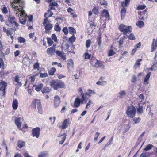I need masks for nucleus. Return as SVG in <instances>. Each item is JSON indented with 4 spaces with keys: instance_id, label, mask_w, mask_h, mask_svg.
<instances>
[{
    "instance_id": "c9c22d12",
    "label": "nucleus",
    "mask_w": 157,
    "mask_h": 157,
    "mask_svg": "<svg viewBox=\"0 0 157 157\" xmlns=\"http://www.w3.org/2000/svg\"><path fill=\"white\" fill-rule=\"evenodd\" d=\"M50 89L48 87H44L42 90V92L43 94L48 93L50 91Z\"/></svg>"
},
{
    "instance_id": "f3484780",
    "label": "nucleus",
    "mask_w": 157,
    "mask_h": 157,
    "mask_svg": "<svg viewBox=\"0 0 157 157\" xmlns=\"http://www.w3.org/2000/svg\"><path fill=\"white\" fill-rule=\"evenodd\" d=\"M151 75V73L148 72L146 75V77L144 78V83L146 84H148V80Z\"/></svg>"
},
{
    "instance_id": "09e8293b",
    "label": "nucleus",
    "mask_w": 157,
    "mask_h": 157,
    "mask_svg": "<svg viewBox=\"0 0 157 157\" xmlns=\"http://www.w3.org/2000/svg\"><path fill=\"white\" fill-rule=\"evenodd\" d=\"M125 38V36L121 38L119 41V45L121 46L123 45L124 43V39Z\"/></svg>"
},
{
    "instance_id": "393cba45",
    "label": "nucleus",
    "mask_w": 157,
    "mask_h": 157,
    "mask_svg": "<svg viewBox=\"0 0 157 157\" xmlns=\"http://www.w3.org/2000/svg\"><path fill=\"white\" fill-rule=\"evenodd\" d=\"M87 91L89 92L88 93H86L85 94L88 95L89 97H91L92 95H93L95 93V92L94 91L90 89H88Z\"/></svg>"
},
{
    "instance_id": "cd10ccee",
    "label": "nucleus",
    "mask_w": 157,
    "mask_h": 157,
    "mask_svg": "<svg viewBox=\"0 0 157 157\" xmlns=\"http://www.w3.org/2000/svg\"><path fill=\"white\" fill-rule=\"evenodd\" d=\"M68 68L69 71V68L71 67H73V62L72 59H70L68 61L67 63Z\"/></svg>"
},
{
    "instance_id": "774afa93",
    "label": "nucleus",
    "mask_w": 157,
    "mask_h": 157,
    "mask_svg": "<svg viewBox=\"0 0 157 157\" xmlns=\"http://www.w3.org/2000/svg\"><path fill=\"white\" fill-rule=\"evenodd\" d=\"M90 57V56L89 55L88 53H86L85 54V59H89Z\"/></svg>"
},
{
    "instance_id": "338daca9",
    "label": "nucleus",
    "mask_w": 157,
    "mask_h": 157,
    "mask_svg": "<svg viewBox=\"0 0 157 157\" xmlns=\"http://www.w3.org/2000/svg\"><path fill=\"white\" fill-rule=\"evenodd\" d=\"M39 64L38 63H35L33 66V68L34 69H38L39 68Z\"/></svg>"
},
{
    "instance_id": "e433bc0d",
    "label": "nucleus",
    "mask_w": 157,
    "mask_h": 157,
    "mask_svg": "<svg viewBox=\"0 0 157 157\" xmlns=\"http://www.w3.org/2000/svg\"><path fill=\"white\" fill-rule=\"evenodd\" d=\"M54 29L55 31H60L61 29L58 23H57L55 24L54 26Z\"/></svg>"
},
{
    "instance_id": "ea45409f",
    "label": "nucleus",
    "mask_w": 157,
    "mask_h": 157,
    "mask_svg": "<svg viewBox=\"0 0 157 157\" xmlns=\"http://www.w3.org/2000/svg\"><path fill=\"white\" fill-rule=\"evenodd\" d=\"M150 154L148 153L144 152L142 153L140 157H149Z\"/></svg>"
},
{
    "instance_id": "f8f14e48",
    "label": "nucleus",
    "mask_w": 157,
    "mask_h": 157,
    "mask_svg": "<svg viewBox=\"0 0 157 157\" xmlns=\"http://www.w3.org/2000/svg\"><path fill=\"white\" fill-rule=\"evenodd\" d=\"M55 48L53 47H51L47 49V53L49 55L52 56L54 55L55 51Z\"/></svg>"
},
{
    "instance_id": "9d476101",
    "label": "nucleus",
    "mask_w": 157,
    "mask_h": 157,
    "mask_svg": "<svg viewBox=\"0 0 157 157\" xmlns=\"http://www.w3.org/2000/svg\"><path fill=\"white\" fill-rule=\"evenodd\" d=\"M22 119L21 118H17L15 119V123L18 128L20 130L22 129L21 121Z\"/></svg>"
},
{
    "instance_id": "bb28decb",
    "label": "nucleus",
    "mask_w": 157,
    "mask_h": 157,
    "mask_svg": "<svg viewBox=\"0 0 157 157\" xmlns=\"http://www.w3.org/2000/svg\"><path fill=\"white\" fill-rule=\"evenodd\" d=\"M25 145V142L22 141L21 140H19L18 142V146L20 148H21L23 147Z\"/></svg>"
},
{
    "instance_id": "6e6d98bb",
    "label": "nucleus",
    "mask_w": 157,
    "mask_h": 157,
    "mask_svg": "<svg viewBox=\"0 0 157 157\" xmlns=\"http://www.w3.org/2000/svg\"><path fill=\"white\" fill-rule=\"evenodd\" d=\"M68 31L69 29L67 27H64L63 29V31L65 34H67L68 33Z\"/></svg>"
},
{
    "instance_id": "20e7f679",
    "label": "nucleus",
    "mask_w": 157,
    "mask_h": 157,
    "mask_svg": "<svg viewBox=\"0 0 157 157\" xmlns=\"http://www.w3.org/2000/svg\"><path fill=\"white\" fill-rule=\"evenodd\" d=\"M136 109L133 106H130L128 107L126 111V114L128 117L133 118L136 115Z\"/></svg>"
},
{
    "instance_id": "5701e85b",
    "label": "nucleus",
    "mask_w": 157,
    "mask_h": 157,
    "mask_svg": "<svg viewBox=\"0 0 157 157\" xmlns=\"http://www.w3.org/2000/svg\"><path fill=\"white\" fill-rule=\"evenodd\" d=\"M102 13L103 14V15L106 18H108L109 17V14L108 12V11L106 9H104Z\"/></svg>"
},
{
    "instance_id": "0eeeda50",
    "label": "nucleus",
    "mask_w": 157,
    "mask_h": 157,
    "mask_svg": "<svg viewBox=\"0 0 157 157\" xmlns=\"http://www.w3.org/2000/svg\"><path fill=\"white\" fill-rule=\"evenodd\" d=\"M40 129L39 127L33 128L32 130V135L33 137L38 138L39 136Z\"/></svg>"
},
{
    "instance_id": "de8ad7c7",
    "label": "nucleus",
    "mask_w": 157,
    "mask_h": 157,
    "mask_svg": "<svg viewBox=\"0 0 157 157\" xmlns=\"http://www.w3.org/2000/svg\"><path fill=\"white\" fill-rule=\"evenodd\" d=\"M6 35L7 36H11L13 34V32L12 30H8L6 33Z\"/></svg>"
},
{
    "instance_id": "49530a36",
    "label": "nucleus",
    "mask_w": 157,
    "mask_h": 157,
    "mask_svg": "<svg viewBox=\"0 0 157 157\" xmlns=\"http://www.w3.org/2000/svg\"><path fill=\"white\" fill-rule=\"evenodd\" d=\"M47 42L48 43V44L49 46H51L53 43V41L52 40V39L50 38H47Z\"/></svg>"
},
{
    "instance_id": "f03ea898",
    "label": "nucleus",
    "mask_w": 157,
    "mask_h": 157,
    "mask_svg": "<svg viewBox=\"0 0 157 157\" xmlns=\"http://www.w3.org/2000/svg\"><path fill=\"white\" fill-rule=\"evenodd\" d=\"M50 85L55 90H57L59 88H63L64 86L63 82L58 80L52 81L50 82Z\"/></svg>"
},
{
    "instance_id": "1a4fd4ad",
    "label": "nucleus",
    "mask_w": 157,
    "mask_h": 157,
    "mask_svg": "<svg viewBox=\"0 0 157 157\" xmlns=\"http://www.w3.org/2000/svg\"><path fill=\"white\" fill-rule=\"evenodd\" d=\"M60 101V98L59 96L56 95L54 97V105L55 108L59 106Z\"/></svg>"
},
{
    "instance_id": "c85d7f7f",
    "label": "nucleus",
    "mask_w": 157,
    "mask_h": 157,
    "mask_svg": "<svg viewBox=\"0 0 157 157\" xmlns=\"http://www.w3.org/2000/svg\"><path fill=\"white\" fill-rule=\"evenodd\" d=\"M142 61V59H140L138 60L136 62L134 66V68L135 69H136L138 67H139L140 65V62Z\"/></svg>"
},
{
    "instance_id": "0e129e2a",
    "label": "nucleus",
    "mask_w": 157,
    "mask_h": 157,
    "mask_svg": "<svg viewBox=\"0 0 157 157\" xmlns=\"http://www.w3.org/2000/svg\"><path fill=\"white\" fill-rule=\"evenodd\" d=\"M144 133H145V132H143L141 134V135H140V136L139 137V139H138V141H139V142H141V140H142V136L144 135Z\"/></svg>"
},
{
    "instance_id": "680f3d73",
    "label": "nucleus",
    "mask_w": 157,
    "mask_h": 157,
    "mask_svg": "<svg viewBox=\"0 0 157 157\" xmlns=\"http://www.w3.org/2000/svg\"><path fill=\"white\" fill-rule=\"evenodd\" d=\"M55 119L56 117H50L49 118V120L51 121L52 124H53L54 123Z\"/></svg>"
},
{
    "instance_id": "bf43d9fd",
    "label": "nucleus",
    "mask_w": 157,
    "mask_h": 157,
    "mask_svg": "<svg viewBox=\"0 0 157 157\" xmlns=\"http://www.w3.org/2000/svg\"><path fill=\"white\" fill-rule=\"evenodd\" d=\"M37 75H35L30 77V81H31V82H34V81H35V78L37 76Z\"/></svg>"
},
{
    "instance_id": "412c9836",
    "label": "nucleus",
    "mask_w": 157,
    "mask_h": 157,
    "mask_svg": "<svg viewBox=\"0 0 157 157\" xmlns=\"http://www.w3.org/2000/svg\"><path fill=\"white\" fill-rule=\"evenodd\" d=\"M30 59L29 57L24 58L23 60V62L26 65H28L30 63Z\"/></svg>"
},
{
    "instance_id": "72a5a7b5",
    "label": "nucleus",
    "mask_w": 157,
    "mask_h": 157,
    "mask_svg": "<svg viewBox=\"0 0 157 157\" xmlns=\"http://www.w3.org/2000/svg\"><path fill=\"white\" fill-rule=\"evenodd\" d=\"M126 11V10L124 7H123L121 9V19H122V17H124L125 15Z\"/></svg>"
},
{
    "instance_id": "ddd939ff",
    "label": "nucleus",
    "mask_w": 157,
    "mask_h": 157,
    "mask_svg": "<svg viewBox=\"0 0 157 157\" xmlns=\"http://www.w3.org/2000/svg\"><path fill=\"white\" fill-rule=\"evenodd\" d=\"M157 47V38L155 40V39H154L153 40V41L152 44V45L151 47V51H153Z\"/></svg>"
},
{
    "instance_id": "7c9ffc66",
    "label": "nucleus",
    "mask_w": 157,
    "mask_h": 157,
    "mask_svg": "<svg viewBox=\"0 0 157 157\" xmlns=\"http://www.w3.org/2000/svg\"><path fill=\"white\" fill-rule=\"evenodd\" d=\"M48 156V154L47 152H42L39 155V157H46Z\"/></svg>"
},
{
    "instance_id": "864d4df0",
    "label": "nucleus",
    "mask_w": 157,
    "mask_h": 157,
    "mask_svg": "<svg viewBox=\"0 0 157 157\" xmlns=\"http://www.w3.org/2000/svg\"><path fill=\"white\" fill-rule=\"evenodd\" d=\"M37 101L38 100H34L33 101L32 104H31V106L32 107H33L35 108H36V101ZM37 102H38V101H37Z\"/></svg>"
},
{
    "instance_id": "9b49d317",
    "label": "nucleus",
    "mask_w": 157,
    "mask_h": 157,
    "mask_svg": "<svg viewBox=\"0 0 157 157\" xmlns=\"http://www.w3.org/2000/svg\"><path fill=\"white\" fill-rule=\"evenodd\" d=\"M82 103L81 100L78 98H77L75 100L74 103V107L75 108H78L80 105Z\"/></svg>"
},
{
    "instance_id": "79ce46f5",
    "label": "nucleus",
    "mask_w": 157,
    "mask_h": 157,
    "mask_svg": "<svg viewBox=\"0 0 157 157\" xmlns=\"http://www.w3.org/2000/svg\"><path fill=\"white\" fill-rule=\"evenodd\" d=\"M91 44V41L90 40H88L86 41V45L87 48H89Z\"/></svg>"
},
{
    "instance_id": "4d7b16f0",
    "label": "nucleus",
    "mask_w": 157,
    "mask_h": 157,
    "mask_svg": "<svg viewBox=\"0 0 157 157\" xmlns=\"http://www.w3.org/2000/svg\"><path fill=\"white\" fill-rule=\"evenodd\" d=\"M95 66H98V67H102V68H104L105 67V66L104 65H102L101 64V63H100L99 62H98L95 63Z\"/></svg>"
},
{
    "instance_id": "2f4dec72",
    "label": "nucleus",
    "mask_w": 157,
    "mask_h": 157,
    "mask_svg": "<svg viewBox=\"0 0 157 157\" xmlns=\"http://www.w3.org/2000/svg\"><path fill=\"white\" fill-rule=\"evenodd\" d=\"M68 29L70 33L72 34V35H74V34L76 33V31L73 27H69Z\"/></svg>"
},
{
    "instance_id": "423d86ee",
    "label": "nucleus",
    "mask_w": 157,
    "mask_h": 157,
    "mask_svg": "<svg viewBox=\"0 0 157 157\" xmlns=\"http://www.w3.org/2000/svg\"><path fill=\"white\" fill-rule=\"evenodd\" d=\"M8 20L9 22L12 24H14V25L16 27H18V24L16 22L15 18L13 15H9L8 18Z\"/></svg>"
},
{
    "instance_id": "c03bdc74",
    "label": "nucleus",
    "mask_w": 157,
    "mask_h": 157,
    "mask_svg": "<svg viewBox=\"0 0 157 157\" xmlns=\"http://www.w3.org/2000/svg\"><path fill=\"white\" fill-rule=\"evenodd\" d=\"M129 39L132 40H135V37L134 35L133 34L131 33L130 35L128 37Z\"/></svg>"
},
{
    "instance_id": "39448f33",
    "label": "nucleus",
    "mask_w": 157,
    "mask_h": 157,
    "mask_svg": "<svg viewBox=\"0 0 157 157\" xmlns=\"http://www.w3.org/2000/svg\"><path fill=\"white\" fill-rule=\"evenodd\" d=\"M43 24L45 27L46 33H48L49 31L52 29L53 27L52 25V24L48 23V20L47 19H44Z\"/></svg>"
},
{
    "instance_id": "4c0bfd02",
    "label": "nucleus",
    "mask_w": 157,
    "mask_h": 157,
    "mask_svg": "<svg viewBox=\"0 0 157 157\" xmlns=\"http://www.w3.org/2000/svg\"><path fill=\"white\" fill-rule=\"evenodd\" d=\"M1 9L3 13L6 14L7 13L8 10L7 8L5 6H3Z\"/></svg>"
},
{
    "instance_id": "052dcab7",
    "label": "nucleus",
    "mask_w": 157,
    "mask_h": 157,
    "mask_svg": "<svg viewBox=\"0 0 157 157\" xmlns=\"http://www.w3.org/2000/svg\"><path fill=\"white\" fill-rule=\"evenodd\" d=\"M40 76L41 78H44L48 76V74L47 73H41L40 74Z\"/></svg>"
},
{
    "instance_id": "2eb2a0df",
    "label": "nucleus",
    "mask_w": 157,
    "mask_h": 157,
    "mask_svg": "<svg viewBox=\"0 0 157 157\" xmlns=\"http://www.w3.org/2000/svg\"><path fill=\"white\" fill-rule=\"evenodd\" d=\"M18 105V102L17 100L15 99L13 101L12 103V107L13 109L14 110H16Z\"/></svg>"
},
{
    "instance_id": "b1692460",
    "label": "nucleus",
    "mask_w": 157,
    "mask_h": 157,
    "mask_svg": "<svg viewBox=\"0 0 157 157\" xmlns=\"http://www.w3.org/2000/svg\"><path fill=\"white\" fill-rule=\"evenodd\" d=\"M37 101V106L38 112L40 114H42V112L41 110V105L40 104V101L38 100Z\"/></svg>"
},
{
    "instance_id": "69168bd1",
    "label": "nucleus",
    "mask_w": 157,
    "mask_h": 157,
    "mask_svg": "<svg viewBox=\"0 0 157 157\" xmlns=\"http://www.w3.org/2000/svg\"><path fill=\"white\" fill-rule=\"evenodd\" d=\"M49 4L50 6H57L58 5L57 3H56L55 2H51Z\"/></svg>"
},
{
    "instance_id": "4be33fe9",
    "label": "nucleus",
    "mask_w": 157,
    "mask_h": 157,
    "mask_svg": "<svg viewBox=\"0 0 157 157\" xmlns=\"http://www.w3.org/2000/svg\"><path fill=\"white\" fill-rule=\"evenodd\" d=\"M59 137L62 136V140L59 141V144H62L65 141L66 136V133H64L63 135H61L60 136H59Z\"/></svg>"
},
{
    "instance_id": "a878e982",
    "label": "nucleus",
    "mask_w": 157,
    "mask_h": 157,
    "mask_svg": "<svg viewBox=\"0 0 157 157\" xmlns=\"http://www.w3.org/2000/svg\"><path fill=\"white\" fill-rule=\"evenodd\" d=\"M56 71V69L55 68L52 67L48 70V73L50 75H53Z\"/></svg>"
},
{
    "instance_id": "f704fd0d",
    "label": "nucleus",
    "mask_w": 157,
    "mask_h": 157,
    "mask_svg": "<svg viewBox=\"0 0 157 157\" xmlns=\"http://www.w3.org/2000/svg\"><path fill=\"white\" fill-rule=\"evenodd\" d=\"M141 121V119L139 117L137 118H134L133 119V121L134 122L133 124H136L140 123Z\"/></svg>"
},
{
    "instance_id": "a19ab883",
    "label": "nucleus",
    "mask_w": 157,
    "mask_h": 157,
    "mask_svg": "<svg viewBox=\"0 0 157 157\" xmlns=\"http://www.w3.org/2000/svg\"><path fill=\"white\" fill-rule=\"evenodd\" d=\"M115 53V52L113 50L111 49L108 52V55L109 56H110L113 55Z\"/></svg>"
},
{
    "instance_id": "6e6552de",
    "label": "nucleus",
    "mask_w": 157,
    "mask_h": 157,
    "mask_svg": "<svg viewBox=\"0 0 157 157\" xmlns=\"http://www.w3.org/2000/svg\"><path fill=\"white\" fill-rule=\"evenodd\" d=\"M7 86V83L4 81H2L0 82V92L2 91L3 95L5 94V90Z\"/></svg>"
},
{
    "instance_id": "8fccbe9b",
    "label": "nucleus",
    "mask_w": 157,
    "mask_h": 157,
    "mask_svg": "<svg viewBox=\"0 0 157 157\" xmlns=\"http://www.w3.org/2000/svg\"><path fill=\"white\" fill-rule=\"evenodd\" d=\"M137 80L136 76L135 75H133L132 77L131 82L133 83L135 82Z\"/></svg>"
},
{
    "instance_id": "e2e57ef3",
    "label": "nucleus",
    "mask_w": 157,
    "mask_h": 157,
    "mask_svg": "<svg viewBox=\"0 0 157 157\" xmlns=\"http://www.w3.org/2000/svg\"><path fill=\"white\" fill-rule=\"evenodd\" d=\"M146 7L145 6L143 5H140L138 6L137 9L138 10H142L144 9Z\"/></svg>"
},
{
    "instance_id": "dca6fc26",
    "label": "nucleus",
    "mask_w": 157,
    "mask_h": 157,
    "mask_svg": "<svg viewBox=\"0 0 157 157\" xmlns=\"http://www.w3.org/2000/svg\"><path fill=\"white\" fill-rule=\"evenodd\" d=\"M33 87H35V89L37 91H40L43 87V85L42 84H40L38 85H34Z\"/></svg>"
},
{
    "instance_id": "6ab92c4d",
    "label": "nucleus",
    "mask_w": 157,
    "mask_h": 157,
    "mask_svg": "<svg viewBox=\"0 0 157 157\" xmlns=\"http://www.w3.org/2000/svg\"><path fill=\"white\" fill-rule=\"evenodd\" d=\"M126 94V92L125 90H121L118 93L119 97L121 98L124 97Z\"/></svg>"
},
{
    "instance_id": "f257e3e1",
    "label": "nucleus",
    "mask_w": 157,
    "mask_h": 157,
    "mask_svg": "<svg viewBox=\"0 0 157 157\" xmlns=\"http://www.w3.org/2000/svg\"><path fill=\"white\" fill-rule=\"evenodd\" d=\"M23 2L20 0L19 2L12 4V7L13 9L14 12H16V15L19 16V14H20L21 17L19 18V22L22 24H25L26 21L27 14L25 13V11L21 6Z\"/></svg>"
},
{
    "instance_id": "37998d69",
    "label": "nucleus",
    "mask_w": 157,
    "mask_h": 157,
    "mask_svg": "<svg viewBox=\"0 0 157 157\" xmlns=\"http://www.w3.org/2000/svg\"><path fill=\"white\" fill-rule=\"evenodd\" d=\"M92 11L93 13L95 14H98V9L94 7L92 9Z\"/></svg>"
},
{
    "instance_id": "3c124183",
    "label": "nucleus",
    "mask_w": 157,
    "mask_h": 157,
    "mask_svg": "<svg viewBox=\"0 0 157 157\" xmlns=\"http://www.w3.org/2000/svg\"><path fill=\"white\" fill-rule=\"evenodd\" d=\"M52 65H56L58 66V67H62V65L60 63H59L57 62H52Z\"/></svg>"
},
{
    "instance_id": "58836bf2",
    "label": "nucleus",
    "mask_w": 157,
    "mask_h": 157,
    "mask_svg": "<svg viewBox=\"0 0 157 157\" xmlns=\"http://www.w3.org/2000/svg\"><path fill=\"white\" fill-rule=\"evenodd\" d=\"M18 41L21 43H24L26 41V40L23 37H20L18 38Z\"/></svg>"
},
{
    "instance_id": "7ed1b4c3",
    "label": "nucleus",
    "mask_w": 157,
    "mask_h": 157,
    "mask_svg": "<svg viewBox=\"0 0 157 157\" xmlns=\"http://www.w3.org/2000/svg\"><path fill=\"white\" fill-rule=\"evenodd\" d=\"M119 30L123 33L124 35H125L127 33L131 32L132 30L131 26H126L123 24H121L119 28Z\"/></svg>"
},
{
    "instance_id": "473e14b6",
    "label": "nucleus",
    "mask_w": 157,
    "mask_h": 157,
    "mask_svg": "<svg viewBox=\"0 0 157 157\" xmlns=\"http://www.w3.org/2000/svg\"><path fill=\"white\" fill-rule=\"evenodd\" d=\"M98 36L99 37L97 39L98 42V45L99 47L100 48L101 47V44L102 42L101 34H100V35H98Z\"/></svg>"
},
{
    "instance_id": "a18cd8bd",
    "label": "nucleus",
    "mask_w": 157,
    "mask_h": 157,
    "mask_svg": "<svg viewBox=\"0 0 157 157\" xmlns=\"http://www.w3.org/2000/svg\"><path fill=\"white\" fill-rule=\"evenodd\" d=\"M153 146L151 144L148 145L144 148V150L146 151L149 150Z\"/></svg>"
},
{
    "instance_id": "aec40b11",
    "label": "nucleus",
    "mask_w": 157,
    "mask_h": 157,
    "mask_svg": "<svg viewBox=\"0 0 157 157\" xmlns=\"http://www.w3.org/2000/svg\"><path fill=\"white\" fill-rule=\"evenodd\" d=\"M53 14L52 12L50 10H48V13H46L44 15V17L46 18L45 19H48L49 17H51Z\"/></svg>"
},
{
    "instance_id": "5fc2aeb1",
    "label": "nucleus",
    "mask_w": 157,
    "mask_h": 157,
    "mask_svg": "<svg viewBox=\"0 0 157 157\" xmlns=\"http://www.w3.org/2000/svg\"><path fill=\"white\" fill-rule=\"evenodd\" d=\"M76 38L74 35H72L71 37L69 38V40L71 42H73L75 41Z\"/></svg>"
},
{
    "instance_id": "c756f323",
    "label": "nucleus",
    "mask_w": 157,
    "mask_h": 157,
    "mask_svg": "<svg viewBox=\"0 0 157 157\" xmlns=\"http://www.w3.org/2000/svg\"><path fill=\"white\" fill-rule=\"evenodd\" d=\"M136 25L140 28H142L144 26V23L143 21H139L136 24Z\"/></svg>"
},
{
    "instance_id": "13d9d810",
    "label": "nucleus",
    "mask_w": 157,
    "mask_h": 157,
    "mask_svg": "<svg viewBox=\"0 0 157 157\" xmlns=\"http://www.w3.org/2000/svg\"><path fill=\"white\" fill-rule=\"evenodd\" d=\"M52 38L54 41L57 42V38L56 35L54 34H52Z\"/></svg>"
},
{
    "instance_id": "a211bd4d",
    "label": "nucleus",
    "mask_w": 157,
    "mask_h": 157,
    "mask_svg": "<svg viewBox=\"0 0 157 157\" xmlns=\"http://www.w3.org/2000/svg\"><path fill=\"white\" fill-rule=\"evenodd\" d=\"M68 120L67 119H66L64 120L61 126V128L62 129H64L66 128L68 124Z\"/></svg>"
},
{
    "instance_id": "603ef678",
    "label": "nucleus",
    "mask_w": 157,
    "mask_h": 157,
    "mask_svg": "<svg viewBox=\"0 0 157 157\" xmlns=\"http://www.w3.org/2000/svg\"><path fill=\"white\" fill-rule=\"evenodd\" d=\"M137 111L140 114H142L143 113V110L142 106H139V107L137 109Z\"/></svg>"
},
{
    "instance_id": "4468645a",
    "label": "nucleus",
    "mask_w": 157,
    "mask_h": 157,
    "mask_svg": "<svg viewBox=\"0 0 157 157\" xmlns=\"http://www.w3.org/2000/svg\"><path fill=\"white\" fill-rule=\"evenodd\" d=\"M56 53L63 60H66V58L65 56L64 55L63 53L60 51L57 50L55 51Z\"/></svg>"
}]
</instances>
